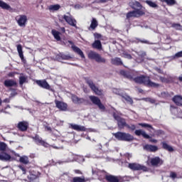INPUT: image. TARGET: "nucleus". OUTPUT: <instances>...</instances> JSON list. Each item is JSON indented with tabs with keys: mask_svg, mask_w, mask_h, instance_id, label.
I'll list each match as a JSON object with an SVG mask.
<instances>
[{
	"mask_svg": "<svg viewBox=\"0 0 182 182\" xmlns=\"http://www.w3.org/2000/svg\"><path fill=\"white\" fill-rule=\"evenodd\" d=\"M135 82L136 83H144V85L151 87H159L160 86V84L151 82L148 77H137L135 78Z\"/></svg>",
	"mask_w": 182,
	"mask_h": 182,
	"instance_id": "f257e3e1",
	"label": "nucleus"
},
{
	"mask_svg": "<svg viewBox=\"0 0 182 182\" xmlns=\"http://www.w3.org/2000/svg\"><path fill=\"white\" fill-rule=\"evenodd\" d=\"M113 136L117 139V140H122V141H133L134 137L129 133L126 132H117L113 134Z\"/></svg>",
	"mask_w": 182,
	"mask_h": 182,
	"instance_id": "f03ea898",
	"label": "nucleus"
},
{
	"mask_svg": "<svg viewBox=\"0 0 182 182\" xmlns=\"http://www.w3.org/2000/svg\"><path fill=\"white\" fill-rule=\"evenodd\" d=\"M87 56L89 59H92L95 62H97V63H106V59L95 51H90Z\"/></svg>",
	"mask_w": 182,
	"mask_h": 182,
	"instance_id": "7ed1b4c3",
	"label": "nucleus"
},
{
	"mask_svg": "<svg viewBox=\"0 0 182 182\" xmlns=\"http://www.w3.org/2000/svg\"><path fill=\"white\" fill-rule=\"evenodd\" d=\"M144 15V12L140 9H136L132 11H129L127 14V19H130V18H139Z\"/></svg>",
	"mask_w": 182,
	"mask_h": 182,
	"instance_id": "20e7f679",
	"label": "nucleus"
},
{
	"mask_svg": "<svg viewBox=\"0 0 182 182\" xmlns=\"http://www.w3.org/2000/svg\"><path fill=\"white\" fill-rule=\"evenodd\" d=\"M113 117L114 119H115V120L117 122L119 129H124V127H127V123H126V119L119 117L117 114H116V113L113 114Z\"/></svg>",
	"mask_w": 182,
	"mask_h": 182,
	"instance_id": "39448f33",
	"label": "nucleus"
},
{
	"mask_svg": "<svg viewBox=\"0 0 182 182\" xmlns=\"http://www.w3.org/2000/svg\"><path fill=\"white\" fill-rule=\"evenodd\" d=\"M90 99L91 102H92L94 105H96L100 110H105V105L102 104V102L100 101V99H99V97L95 96H90Z\"/></svg>",
	"mask_w": 182,
	"mask_h": 182,
	"instance_id": "423d86ee",
	"label": "nucleus"
},
{
	"mask_svg": "<svg viewBox=\"0 0 182 182\" xmlns=\"http://www.w3.org/2000/svg\"><path fill=\"white\" fill-rule=\"evenodd\" d=\"M87 83L88 86H90V89H92V90H93V92H95V93H96L98 96H102V95H103V90H99V88H97L96 85H95L93 81L87 80Z\"/></svg>",
	"mask_w": 182,
	"mask_h": 182,
	"instance_id": "0eeeda50",
	"label": "nucleus"
},
{
	"mask_svg": "<svg viewBox=\"0 0 182 182\" xmlns=\"http://www.w3.org/2000/svg\"><path fill=\"white\" fill-rule=\"evenodd\" d=\"M129 167L131 170L134 171H139V170H143V171H147V167L140 165L139 164H129Z\"/></svg>",
	"mask_w": 182,
	"mask_h": 182,
	"instance_id": "6e6552de",
	"label": "nucleus"
},
{
	"mask_svg": "<svg viewBox=\"0 0 182 182\" xmlns=\"http://www.w3.org/2000/svg\"><path fill=\"white\" fill-rule=\"evenodd\" d=\"M16 21L18 23L19 26H25L26 25V22L28 21V17L25 15L18 16L16 18Z\"/></svg>",
	"mask_w": 182,
	"mask_h": 182,
	"instance_id": "1a4fd4ad",
	"label": "nucleus"
},
{
	"mask_svg": "<svg viewBox=\"0 0 182 182\" xmlns=\"http://www.w3.org/2000/svg\"><path fill=\"white\" fill-rule=\"evenodd\" d=\"M150 163L154 167H159L163 164L164 161L160 157L156 156L150 159Z\"/></svg>",
	"mask_w": 182,
	"mask_h": 182,
	"instance_id": "9d476101",
	"label": "nucleus"
},
{
	"mask_svg": "<svg viewBox=\"0 0 182 182\" xmlns=\"http://www.w3.org/2000/svg\"><path fill=\"white\" fill-rule=\"evenodd\" d=\"M55 103L56 107L59 109V110H61L62 112H66V110H68V104L58 100H55Z\"/></svg>",
	"mask_w": 182,
	"mask_h": 182,
	"instance_id": "9b49d317",
	"label": "nucleus"
},
{
	"mask_svg": "<svg viewBox=\"0 0 182 182\" xmlns=\"http://www.w3.org/2000/svg\"><path fill=\"white\" fill-rule=\"evenodd\" d=\"M68 43L71 45V48L75 52V53H77L82 58H85V54H83V51H82V50H80V48H79L77 46H74L73 42L68 41Z\"/></svg>",
	"mask_w": 182,
	"mask_h": 182,
	"instance_id": "f8f14e48",
	"label": "nucleus"
},
{
	"mask_svg": "<svg viewBox=\"0 0 182 182\" xmlns=\"http://www.w3.org/2000/svg\"><path fill=\"white\" fill-rule=\"evenodd\" d=\"M144 150H146V151H151V152H155L159 150V147L157 146L154 145H150V144H146L143 146Z\"/></svg>",
	"mask_w": 182,
	"mask_h": 182,
	"instance_id": "ddd939ff",
	"label": "nucleus"
},
{
	"mask_svg": "<svg viewBox=\"0 0 182 182\" xmlns=\"http://www.w3.org/2000/svg\"><path fill=\"white\" fill-rule=\"evenodd\" d=\"M63 19H65L68 25H70L71 26H76V20L72 18V16H64Z\"/></svg>",
	"mask_w": 182,
	"mask_h": 182,
	"instance_id": "4468645a",
	"label": "nucleus"
},
{
	"mask_svg": "<svg viewBox=\"0 0 182 182\" xmlns=\"http://www.w3.org/2000/svg\"><path fill=\"white\" fill-rule=\"evenodd\" d=\"M70 126L71 129L76 130L77 132H86V128L83 126L76 124H70Z\"/></svg>",
	"mask_w": 182,
	"mask_h": 182,
	"instance_id": "2eb2a0df",
	"label": "nucleus"
},
{
	"mask_svg": "<svg viewBox=\"0 0 182 182\" xmlns=\"http://www.w3.org/2000/svg\"><path fill=\"white\" fill-rule=\"evenodd\" d=\"M36 83L37 85H38V86H41V87H43V89H48V90L50 89V86L45 80H37Z\"/></svg>",
	"mask_w": 182,
	"mask_h": 182,
	"instance_id": "dca6fc26",
	"label": "nucleus"
},
{
	"mask_svg": "<svg viewBox=\"0 0 182 182\" xmlns=\"http://www.w3.org/2000/svg\"><path fill=\"white\" fill-rule=\"evenodd\" d=\"M11 159H12V157H11V155L5 152H2L0 154V160H1L2 161H9Z\"/></svg>",
	"mask_w": 182,
	"mask_h": 182,
	"instance_id": "f3484780",
	"label": "nucleus"
},
{
	"mask_svg": "<svg viewBox=\"0 0 182 182\" xmlns=\"http://www.w3.org/2000/svg\"><path fill=\"white\" fill-rule=\"evenodd\" d=\"M4 84L6 87H12L14 86H16V81L14 80H6L4 81Z\"/></svg>",
	"mask_w": 182,
	"mask_h": 182,
	"instance_id": "a211bd4d",
	"label": "nucleus"
},
{
	"mask_svg": "<svg viewBox=\"0 0 182 182\" xmlns=\"http://www.w3.org/2000/svg\"><path fill=\"white\" fill-rule=\"evenodd\" d=\"M18 128L21 132H26V130H28V124L26 122H19L18 124Z\"/></svg>",
	"mask_w": 182,
	"mask_h": 182,
	"instance_id": "6ab92c4d",
	"label": "nucleus"
},
{
	"mask_svg": "<svg viewBox=\"0 0 182 182\" xmlns=\"http://www.w3.org/2000/svg\"><path fill=\"white\" fill-rule=\"evenodd\" d=\"M135 134L136 136H142L143 137H144V139H150V136H149V134H147L146 132L141 129L136 130Z\"/></svg>",
	"mask_w": 182,
	"mask_h": 182,
	"instance_id": "aec40b11",
	"label": "nucleus"
},
{
	"mask_svg": "<svg viewBox=\"0 0 182 182\" xmlns=\"http://www.w3.org/2000/svg\"><path fill=\"white\" fill-rule=\"evenodd\" d=\"M72 100L75 105H80V103H83V102H85V100H83V98H79L77 97V96L75 95L72 96Z\"/></svg>",
	"mask_w": 182,
	"mask_h": 182,
	"instance_id": "412c9836",
	"label": "nucleus"
},
{
	"mask_svg": "<svg viewBox=\"0 0 182 182\" xmlns=\"http://www.w3.org/2000/svg\"><path fill=\"white\" fill-rule=\"evenodd\" d=\"M33 139H35L36 143H38L39 144L44 146V147H48V144L42 141V139L39 137V136L36 135Z\"/></svg>",
	"mask_w": 182,
	"mask_h": 182,
	"instance_id": "4be33fe9",
	"label": "nucleus"
},
{
	"mask_svg": "<svg viewBox=\"0 0 182 182\" xmlns=\"http://www.w3.org/2000/svg\"><path fill=\"white\" fill-rule=\"evenodd\" d=\"M106 180L109 182H119V177L114 176L113 175H108L106 176Z\"/></svg>",
	"mask_w": 182,
	"mask_h": 182,
	"instance_id": "5701e85b",
	"label": "nucleus"
},
{
	"mask_svg": "<svg viewBox=\"0 0 182 182\" xmlns=\"http://www.w3.org/2000/svg\"><path fill=\"white\" fill-rule=\"evenodd\" d=\"M62 59L63 60H70V59H72V57L70 55H57L56 56V60H62Z\"/></svg>",
	"mask_w": 182,
	"mask_h": 182,
	"instance_id": "b1692460",
	"label": "nucleus"
},
{
	"mask_svg": "<svg viewBox=\"0 0 182 182\" xmlns=\"http://www.w3.org/2000/svg\"><path fill=\"white\" fill-rule=\"evenodd\" d=\"M51 33L56 41H61L62 38H60V32L53 29L51 31Z\"/></svg>",
	"mask_w": 182,
	"mask_h": 182,
	"instance_id": "393cba45",
	"label": "nucleus"
},
{
	"mask_svg": "<svg viewBox=\"0 0 182 182\" xmlns=\"http://www.w3.org/2000/svg\"><path fill=\"white\" fill-rule=\"evenodd\" d=\"M173 100L178 106H182V97L180 96H175Z\"/></svg>",
	"mask_w": 182,
	"mask_h": 182,
	"instance_id": "a878e982",
	"label": "nucleus"
},
{
	"mask_svg": "<svg viewBox=\"0 0 182 182\" xmlns=\"http://www.w3.org/2000/svg\"><path fill=\"white\" fill-rule=\"evenodd\" d=\"M17 52L21 60H23V51L22 50V46L21 44L17 46Z\"/></svg>",
	"mask_w": 182,
	"mask_h": 182,
	"instance_id": "bb28decb",
	"label": "nucleus"
},
{
	"mask_svg": "<svg viewBox=\"0 0 182 182\" xmlns=\"http://www.w3.org/2000/svg\"><path fill=\"white\" fill-rule=\"evenodd\" d=\"M162 147L164 149V150H167L168 151H174V149H173V146L168 145L166 142H162Z\"/></svg>",
	"mask_w": 182,
	"mask_h": 182,
	"instance_id": "cd10ccee",
	"label": "nucleus"
},
{
	"mask_svg": "<svg viewBox=\"0 0 182 182\" xmlns=\"http://www.w3.org/2000/svg\"><path fill=\"white\" fill-rule=\"evenodd\" d=\"M111 63H112V65H123V63L122 62V59L119 58H112L111 60Z\"/></svg>",
	"mask_w": 182,
	"mask_h": 182,
	"instance_id": "c85d7f7f",
	"label": "nucleus"
},
{
	"mask_svg": "<svg viewBox=\"0 0 182 182\" xmlns=\"http://www.w3.org/2000/svg\"><path fill=\"white\" fill-rule=\"evenodd\" d=\"M145 3L149 5L151 8H159V5L151 0H146Z\"/></svg>",
	"mask_w": 182,
	"mask_h": 182,
	"instance_id": "c756f323",
	"label": "nucleus"
},
{
	"mask_svg": "<svg viewBox=\"0 0 182 182\" xmlns=\"http://www.w3.org/2000/svg\"><path fill=\"white\" fill-rule=\"evenodd\" d=\"M0 8H2V9H7V11H9V9H11V6L0 0Z\"/></svg>",
	"mask_w": 182,
	"mask_h": 182,
	"instance_id": "7c9ffc66",
	"label": "nucleus"
},
{
	"mask_svg": "<svg viewBox=\"0 0 182 182\" xmlns=\"http://www.w3.org/2000/svg\"><path fill=\"white\" fill-rule=\"evenodd\" d=\"M92 48L95 49H102V43L99 40H96L92 44Z\"/></svg>",
	"mask_w": 182,
	"mask_h": 182,
	"instance_id": "2f4dec72",
	"label": "nucleus"
},
{
	"mask_svg": "<svg viewBox=\"0 0 182 182\" xmlns=\"http://www.w3.org/2000/svg\"><path fill=\"white\" fill-rule=\"evenodd\" d=\"M19 161L20 163H23V164H28L29 163V159L26 156H21Z\"/></svg>",
	"mask_w": 182,
	"mask_h": 182,
	"instance_id": "473e14b6",
	"label": "nucleus"
},
{
	"mask_svg": "<svg viewBox=\"0 0 182 182\" xmlns=\"http://www.w3.org/2000/svg\"><path fill=\"white\" fill-rule=\"evenodd\" d=\"M48 9L50 11H59V9H60V5L59 4L50 5L49 6Z\"/></svg>",
	"mask_w": 182,
	"mask_h": 182,
	"instance_id": "72a5a7b5",
	"label": "nucleus"
},
{
	"mask_svg": "<svg viewBox=\"0 0 182 182\" xmlns=\"http://www.w3.org/2000/svg\"><path fill=\"white\" fill-rule=\"evenodd\" d=\"M162 2H166V4H167V5H168L169 6H173V5H176V0H161Z\"/></svg>",
	"mask_w": 182,
	"mask_h": 182,
	"instance_id": "f704fd0d",
	"label": "nucleus"
},
{
	"mask_svg": "<svg viewBox=\"0 0 182 182\" xmlns=\"http://www.w3.org/2000/svg\"><path fill=\"white\" fill-rule=\"evenodd\" d=\"M130 6H132V8H141V5L138 1H132Z\"/></svg>",
	"mask_w": 182,
	"mask_h": 182,
	"instance_id": "c9c22d12",
	"label": "nucleus"
},
{
	"mask_svg": "<svg viewBox=\"0 0 182 182\" xmlns=\"http://www.w3.org/2000/svg\"><path fill=\"white\" fill-rule=\"evenodd\" d=\"M28 77L21 75L19 77V83L20 85H23V83L26 82Z\"/></svg>",
	"mask_w": 182,
	"mask_h": 182,
	"instance_id": "e433bc0d",
	"label": "nucleus"
},
{
	"mask_svg": "<svg viewBox=\"0 0 182 182\" xmlns=\"http://www.w3.org/2000/svg\"><path fill=\"white\" fill-rule=\"evenodd\" d=\"M171 26L172 28H174V29H176L177 31H182V26L179 23H173Z\"/></svg>",
	"mask_w": 182,
	"mask_h": 182,
	"instance_id": "4c0bfd02",
	"label": "nucleus"
},
{
	"mask_svg": "<svg viewBox=\"0 0 182 182\" xmlns=\"http://www.w3.org/2000/svg\"><path fill=\"white\" fill-rule=\"evenodd\" d=\"M138 124H139V126H141V127H147L148 129H151V130H154L153 127L149 124L139 123Z\"/></svg>",
	"mask_w": 182,
	"mask_h": 182,
	"instance_id": "58836bf2",
	"label": "nucleus"
},
{
	"mask_svg": "<svg viewBox=\"0 0 182 182\" xmlns=\"http://www.w3.org/2000/svg\"><path fill=\"white\" fill-rule=\"evenodd\" d=\"M97 26V21L95 20V18H93L90 25V28L92 29H95Z\"/></svg>",
	"mask_w": 182,
	"mask_h": 182,
	"instance_id": "ea45409f",
	"label": "nucleus"
},
{
	"mask_svg": "<svg viewBox=\"0 0 182 182\" xmlns=\"http://www.w3.org/2000/svg\"><path fill=\"white\" fill-rule=\"evenodd\" d=\"M123 99L126 100V102H128L130 105H133V100L131 99L130 97L126 95V96H122Z\"/></svg>",
	"mask_w": 182,
	"mask_h": 182,
	"instance_id": "a19ab883",
	"label": "nucleus"
},
{
	"mask_svg": "<svg viewBox=\"0 0 182 182\" xmlns=\"http://www.w3.org/2000/svg\"><path fill=\"white\" fill-rule=\"evenodd\" d=\"M6 150V144L0 142V151H5Z\"/></svg>",
	"mask_w": 182,
	"mask_h": 182,
	"instance_id": "79ce46f5",
	"label": "nucleus"
},
{
	"mask_svg": "<svg viewBox=\"0 0 182 182\" xmlns=\"http://www.w3.org/2000/svg\"><path fill=\"white\" fill-rule=\"evenodd\" d=\"M159 79L162 83H168L170 82V78H166L164 77H159Z\"/></svg>",
	"mask_w": 182,
	"mask_h": 182,
	"instance_id": "37998d69",
	"label": "nucleus"
},
{
	"mask_svg": "<svg viewBox=\"0 0 182 182\" xmlns=\"http://www.w3.org/2000/svg\"><path fill=\"white\" fill-rule=\"evenodd\" d=\"M73 181L74 182H84L85 181V179L84 178H82L80 177H75L73 178Z\"/></svg>",
	"mask_w": 182,
	"mask_h": 182,
	"instance_id": "c03bdc74",
	"label": "nucleus"
},
{
	"mask_svg": "<svg viewBox=\"0 0 182 182\" xmlns=\"http://www.w3.org/2000/svg\"><path fill=\"white\" fill-rule=\"evenodd\" d=\"M122 58H126L127 59H132V55L126 52L122 53Z\"/></svg>",
	"mask_w": 182,
	"mask_h": 182,
	"instance_id": "a18cd8bd",
	"label": "nucleus"
},
{
	"mask_svg": "<svg viewBox=\"0 0 182 182\" xmlns=\"http://www.w3.org/2000/svg\"><path fill=\"white\" fill-rule=\"evenodd\" d=\"M113 93H114L115 95H120V93H122V92L120 91V90L119 89H116L114 88L112 90Z\"/></svg>",
	"mask_w": 182,
	"mask_h": 182,
	"instance_id": "49530a36",
	"label": "nucleus"
},
{
	"mask_svg": "<svg viewBox=\"0 0 182 182\" xmlns=\"http://www.w3.org/2000/svg\"><path fill=\"white\" fill-rule=\"evenodd\" d=\"M144 100L146 102H149V103H156V100H154L151 98H145Z\"/></svg>",
	"mask_w": 182,
	"mask_h": 182,
	"instance_id": "de8ad7c7",
	"label": "nucleus"
},
{
	"mask_svg": "<svg viewBox=\"0 0 182 182\" xmlns=\"http://www.w3.org/2000/svg\"><path fill=\"white\" fill-rule=\"evenodd\" d=\"M170 177H171V178H176L177 173H176V172H171Z\"/></svg>",
	"mask_w": 182,
	"mask_h": 182,
	"instance_id": "09e8293b",
	"label": "nucleus"
},
{
	"mask_svg": "<svg viewBox=\"0 0 182 182\" xmlns=\"http://www.w3.org/2000/svg\"><path fill=\"white\" fill-rule=\"evenodd\" d=\"M127 129H130L131 130H136V125L132 124V125H129L127 124Z\"/></svg>",
	"mask_w": 182,
	"mask_h": 182,
	"instance_id": "8fccbe9b",
	"label": "nucleus"
},
{
	"mask_svg": "<svg viewBox=\"0 0 182 182\" xmlns=\"http://www.w3.org/2000/svg\"><path fill=\"white\" fill-rule=\"evenodd\" d=\"M174 58H182V51L176 53Z\"/></svg>",
	"mask_w": 182,
	"mask_h": 182,
	"instance_id": "3c124183",
	"label": "nucleus"
},
{
	"mask_svg": "<svg viewBox=\"0 0 182 182\" xmlns=\"http://www.w3.org/2000/svg\"><path fill=\"white\" fill-rule=\"evenodd\" d=\"M94 36H95V39H100L102 38V35L100 33H95Z\"/></svg>",
	"mask_w": 182,
	"mask_h": 182,
	"instance_id": "603ef678",
	"label": "nucleus"
},
{
	"mask_svg": "<svg viewBox=\"0 0 182 182\" xmlns=\"http://www.w3.org/2000/svg\"><path fill=\"white\" fill-rule=\"evenodd\" d=\"M122 73L128 77V79H132V75H127L124 71H122Z\"/></svg>",
	"mask_w": 182,
	"mask_h": 182,
	"instance_id": "864d4df0",
	"label": "nucleus"
},
{
	"mask_svg": "<svg viewBox=\"0 0 182 182\" xmlns=\"http://www.w3.org/2000/svg\"><path fill=\"white\" fill-rule=\"evenodd\" d=\"M109 0H99L98 2L100 4H105L106 2H108Z\"/></svg>",
	"mask_w": 182,
	"mask_h": 182,
	"instance_id": "5fc2aeb1",
	"label": "nucleus"
},
{
	"mask_svg": "<svg viewBox=\"0 0 182 182\" xmlns=\"http://www.w3.org/2000/svg\"><path fill=\"white\" fill-rule=\"evenodd\" d=\"M75 9H80L82 8V6L80 4H77L75 6Z\"/></svg>",
	"mask_w": 182,
	"mask_h": 182,
	"instance_id": "6e6d98bb",
	"label": "nucleus"
},
{
	"mask_svg": "<svg viewBox=\"0 0 182 182\" xmlns=\"http://www.w3.org/2000/svg\"><path fill=\"white\" fill-rule=\"evenodd\" d=\"M155 70H156V72H158V73H163V71H161V70H160V68H155Z\"/></svg>",
	"mask_w": 182,
	"mask_h": 182,
	"instance_id": "4d7b16f0",
	"label": "nucleus"
},
{
	"mask_svg": "<svg viewBox=\"0 0 182 182\" xmlns=\"http://www.w3.org/2000/svg\"><path fill=\"white\" fill-rule=\"evenodd\" d=\"M149 141H151V143H157V139H150Z\"/></svg>",
	"mask_w": 182,
	"mask_h": 182,
	"instance_id": "13d9d810",
	"label": "nucleus"
},
{
	"mask_svg": "<svg viewBox=\"0 0 182 182\" xmlns=\"http://www.w3.org/2000/svg\"><path fill=\"white\" fill-rule=\"evenodd\" d=\"M19 168H21V170H22V171H23V174H25V173H26V170L24 169V168H23V167H22L21 166H19Z\"/></svg>",
	"mask_w": 182,
	"mask_h": 182,
	"instance_id": "bf43d9fd",
	"label": "nucleus"
},
{
	"mask_svg": "<svg viewBox=\"0 0 182 182\" xmlns=\"http://www.w3.org/2000/svg\"><path fill=\"white\" fill-rule=\"evenodd\" d=\"M60 31L63 32V33H65L66 32V30L65 29L64 27H62V28H60Z\"/></svg>",
	"mask_w": 182,
	"mask_h": 182,
	"instance_id": "052dcab7",
	"label": "nucleus"
},
{
	"mask_svg": "<svg viewBox=\"0 0 182 182\" xmlns=\"http://www.w3.org/2000/svg\"><path fill=\"white\" fill-rule=\"evenodd\" d=\"M11 97L16 96V92L13 91V92L11 94Z\"/></svg>",
	"mask_w": 182,
	"mask_h": 182,
	"instance_id": "680f3d73",
	"label": "nucleus"
},
{
	"mask_svg": "<svg viewBox=\"0 0 182 182\" xmlns=\"http://www.w3.org/2000/svg\"><path fill=\"white\" fill-rule=\"evenodd\" d=\"M4 102L6 103V102H9V100L6 99V100H4Z\"/></svg>",
	"mask_w": 182,
	"mask_h": 182,
	"instance_id": "e2e57ef3",
	"label": "nucleus"
},
{
	"mask_svg": "<svg viewBox=\"0 0 182 182\" xmlns=\"http://www.w3.org/2000/svg\"><path fill=\"white\" fill-rule=\"evenodd\" d=\"M179 80L182 82V77H179Z\"/></svg>",
	"mask_w": 182,
	"mask_h": 182,
	"instance_id": "0e129e2a",
	"label": "nucleus"
},
{
	"mask_svg": "<svg viewBox=\"0 0 182 182\" xmlns=\"http://www.w3.org/2000/svg\"><path fill=\"white\" fill-rule=\"evenodd\" d=\"M142 43H147V41H141Z\"/></svg>",
	"mask_w": 182,
	"mask_h": 182,
	"instance_id": "69168bd1",
	"label": "nucleus"
},
{
	"mask_svg": "<svg viewBox=\"0 0 182 182\" xmlns=\"http://www.w3.org/2000/svg\"><path fill=\"white\" fill-rule=\"evenodd\" d=\"M142 56H146V53H143Z\"/></svg>",
	"mask_w": 182,
	"mask_h": 182,
	"instance_id": "338daca9",
	"label": "nucleus"
},
{
	"mask_svg": "<svg viewBox=\"0 0 182 182\" xmlns=\"http://www.w3.org/2000/svg\"><path fill=\"white\" fill-rule=\"evenodd\" d=\"M48 130H50V128H47Z\"/></svg>",
	"mask_w": 182,
	"mask_h": 182,
	"instance_id": "774afa93",
	"label": "nucleus"
}]
</instances>
